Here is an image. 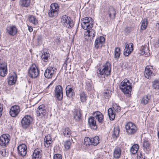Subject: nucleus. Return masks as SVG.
I'll list each match as a JSON object with an SVG mask.
<instances>
[{
    "instance_id": "obj_1",
    "label": "nucleus",
    "mask_w": 159,
    "mask_h": 159,
    "mask_svg": "<svg viewBox=\"0 0 159 159\" xmlns=\"http://www.w3.org/2000/svg\"><path fill=\"white\" fill-rule=\"evenodd\" d=\"M111 71L110 64L107 62L98 70L97 72V76L99 78L104 79L106 75L108 76L110 74Z\"/></svg>"
},
{
    "instance_id": "obj_2",
    "label": "nucleus",
    "mask_w": 159,
    "mask_h": 159,
    "mask_svg": "<svg viewBox=\"0 0 159 159\" xmlns=\"http://www.w3.org/2000/svg\"><path fill=\"white\" fill-rule=\"evenodd\" d=\"M131 85L129 80L125 79L120 83L119 85V88L124 94H128L129 96V93H131L132 90Z\"/></svg>"
},
{
    "instance_id": "obj_3",
    "label": "nucleus",
    "mask_w": 159,
    "mask_h": 159,
    "mask_svg": "<svg viewBox=\"0 0 159 159\" xmlns=\"http://www.w3.org/2000/svg\"><path fill=\"white\" fill-rule=\"evenodd\" d=\"M125 128L127 133L129 135L135 134L138 129L136 125L134 123L131 122L127 123L125 125Z\"/></svg>"
},
{
    "instance_id": "obj_4",
    "label": "nucleus",
    "mask_w": 159,
    "mask_h": 159,
    "mask_svg": "<svg viewBox=\"0 0 159 159\" xmlns=\"http://www.w3.org/2000/svg\"><path fill=\"white\" fill-rule=\"evenodd\" d=\"M105 12L107 13V16L109 19L111 20L114 19L116 14V9L112 6H110L106 8L104 10Z\"/></svg>"
},
{
    "instance_id": "obj_5",
    "label": "nucleus",
    "mask_w": 159,
    "mask_h": 159,
    "mask_svg": "<svg viewBox=\"0 0 159 159\" xmlns=\"http://www.w3.org/2000/svg\"><path fill=\"white\" fill-rule=\"evenodd\" d=\"M61 22L65 27L68 28H71L73 26L72 21L70 20V17L66 15L62 16Z\"/></svg>"
},
{
    "instance_id": "obj_6",
    "label": "nucleus",
    "mask_w": 159,
    "mask_h": 159,
    "mask_svg": "<svg viewBox=\"0 0 159 159\" xmlns=\"http://www.w3.org/2000/svg\"><path fill=\"white\" fill-rule=\"evenodd\" d=\"M29 76L32 78H36L39 75V71L35 64H33L30 67L29 71Z\"/></svg>"
},
{
    "instance_id": "obj_7",
    "label": "nucleus",
    "mask_w": 159,
    "mask_h": 159,
    "mask_svg": "<svg viewBox=\"0 0 159 159\" xmlns=\"http://www.w3.org/2000/svg\"><path fill=\"white\" fill-rule=\"evenodd\" d=\"M54 96L59 101H61L63 98V90L62 86H56L54 90Z\"/></svg>"
},
{
    "instance_id": "obj_8",
    "label": "nucleus",
    "mask_w": 159,
    "mask_h": 159,
    "mask_svg": "<svg viewBox=\"0 0 159 159\" xmlns=\"http://www.w3.org/2000/svg\"><path fill=\"white\" fill-rule=\"evenodd\" d=\"M56 70L57 69L55 68L49 66L47 68L44 72V76L47 78L50 79L55 75Z\"/></svg>"
},
{
    "instance_id": "obj_9",
    "label": "nucleus",
    "mask_w": 159,
    "mask_h": 159,
    "mask_svg": "<svg viewBox=\"0 0 159 159\" xmlns=\"http://www.w3.org/2000/svg\"><path fill=\"white\" fill-rule=\"evenodd\" d=\"M33 121L32 117L29 115L25 116L22 119L21 125L24 128H27L31 123Z\"/></svg>"
},
{
    "instance_id": "obj_10",
    "label": "nucleus",
    "mask_w": 159,
    "mask_h": 159,
    "mask_svg": "<svg viewBox=\"0 0 159 159\" xmlns=\"http://www.w3.org/2000/svg\"><path fill=\"white\" fill-rule=\"evenodd\" d=\"M47 108L43 105L39 106L37 110V114L38 116L43 117L45 116L47 112Z\"/></svg>"
},
{
    "instance_id": "obj_11",
    "label": "nucleus",
    "mask_w": 159,
    "mask_h": 159,
    "mask_svg": "<svg viewBox=\"0 0 159 159\" xmlns=\"http://www.w3.org/2000/svg\"><path fill=\"white\" fill-rule=\"evenodd\" d=\"M10 138L8 134H2L0 137V145L2 146H6L9 143Z\"/></svg>"
},
{
    "instance_id": "obj_12",
    "label": "nucleus",
    "mask_w": 159,
    "mask_h": 159,
    "mask_svg": "<svg viewBox=\"0 0 159 159\" xmlns=\"http://www.w3.org/2000/svg\"><path fill=\"white\" fill-rule=\"evenodd\" d=\"M105 39L103 36H99L95 41L94 46L96 49L100 48L105 43Z\"/></svg>"
},
{
    "instance_id": "obj_13",
    "label": "nucleus",
    "mask_w": 159,
    "mask_h": 159,
    "mask_svg": "<svg viewBox=\"0 0 159 159\" xmlns=\"http://www.w3.org/2000/svg\"><path fill=\"white\" fill-rule=\"evenodd\" d=\"M17 151L19 155L22 157L25 156L27 152V148L25 144L23 143L19 145L17 147Z\"/></svg>"
},
{
    "instance_id": "obj_14",
    "label": "nucleus",
    "mask_w": 159,
    "mask_h": 159,
    "mask_svg": "<svg viewBox=\"0 0 159 159\" xmlns=\"http://www.w3.org/2000/svg\"><path fill=\"white\" fill-rule=\"evenodd\" d=\"M20 111L19 107L14 105L11 107L9 111L10 115L12 117H16L18 115Z\"/></svg>"
},
{
    "instance_id": "obj_15",
    "label": "nucleus",
    "mask_w": 159,
    "mask_h": 159,
    "mask_svg": "<svg viewBox=\"0 0 159 159\" xmlns=\"http://www.w3.org/2000/svg\"><path fill=\"white\" fill-rule=\"evenodd\" d=\"M153 69L152 68H150L148 66H146L145 71V77L148 79H151L154 75V74L153 72Z\"/></svg>"
},
{
    "instance_id": "obj_16",
    "label": "nucleus",
    "mask_w": 159,
    "mask_h": 159,
    "mask_svg": "<svg viewBox=\"0 0 159 159\" xmlns=\"http://www.w3.org/2000/svg\"><path fill=\"white\" fill-rule=\"evenodd\" d=\"M7 63L5 62H0V75L4 77L7 74Z\"/></svg>"
},
{
    "instance_id": "obj_17",
    "label": "nucleus",
    "mask_w": 159,
    "mask_h": 159,
    "mask_svg": "<svg viewBox=\"0 0 159 159\" xmlns=\"http://www.w3.org/2000/svg\"><path fill=\"white\" fill-rule=\"evenodd\" d=\"M125 48L124 50V54L125 56H128L133 50V44L132 43H125Z\"/></svg>"
},
{
    "instance_id": "obj_18",
    "label": "nucleus",
    "mask_w": 159,
    "mask_h": 159,
    "mask_svg": "<svg viewBox=\"0 0 159 159\" xmlns=\"http://www.w3.org/2000/svg\"><path fill=\"white\" fill-rule=\"evenodd\" d=\"M44 143L45 146L47 148L52 147L53 141L50 135H48L45 136L44 139Z\"/></svg>"
},
{
    "instance_id": "obj_19",
    "label": "nucleus",
    "mask_w": 159,
    "mask_h": 159,
    "mask_svg": "<svg viewBox=\"0 0 159 159\" xmlns=\"http://www.w3.org/2000/svg\"><path fill=\"white\" fill-rule=\"evenodd\" d=\"M84 35L86 37L88 36L89 38L87 39V40L90 41L93 39V38L95 36V32L94 30L91 28L85 32Z\"/></svg>"
},
{
    "instance_id": "obj_20",
    "label": "nucleus",
    "mask_w": 159,
    "mask_h": 159,
    "mask_svg": "<svg viewBox=\"0 0 159 159\" xmlns=\"http://www.w3.org/2000/svg\"><path fill=\"white\" fill-rule=\"evenodd\" d=\"M7 33L10 35L14 36L17 32V29L14 25L8 26L6 28Z\"/></svg>"
},
{
    "instance_id": "obj_21",
    "label": "nucleus",
    "mask_w": 159,
    "mask_h": 159,
    "mask_svg": "<svg viewBox=\"0 0 159 159\" xmlns=\"http://www.w3.org/2000/svg\"><path fill=\"white\" fill-rule=\"evenodd\" d=\"M81 111L80 109L79 108L74 110L73 113V117L74 119L76 121H80L82 117Z\"/></svg>"
},
{
    "instance_id": "obj_22",
    "label": "nucleus",
    "mask_w": 159,
    "mask_h": 159,
    "mask_svg": "<svg viewBox=\"0 0 159 159\" xmlns=\"http://www.w3.org/2000/svg\"><path fill=\"white\" fill-rule=\"evenodd\" d=\"M66 96L69 98H72L73 96L75 95L73 89L69 85H68L66 86Z\"/></svg>"
},
{
    "instance_id": "obj_23",
    "label": "nucleus",
    "mask_w": 159,
    "mask_h": 159,
    "mask_svg": "<svg viewBox=\"0 0 159 159\" xmlns=\"http://www.w3.org/2000/svg\"><path fill=\"white\" fill-rule=\"evenodd\" d=\"M88 124L91 129H97V127L96 125V120L94 117H91L89 118Z\"/></svg>"
},
{
    "instance_id": "obj_24",
    "label": "nucleus",
    "mask_w": 159,
    "mask_h": 159,
    "mask_svg": "<svg viewBox=\"0 0 159 159\" xmlns=\"http://www.w3.org/2000/svg\"><path fill=\"white\" fill-rule=\"evenodd\" d=\"M41 150L39 148L35 149L32 155V158L34 159H40L41 157Z\"/></svg>"
},
{
    "instance_id": "obj_25",
    "label": "nucleus",
    "mask_w": 159,
    "mask_h": 159,
    "mask_svg": "<svg viewBox=\"0 0 159 159\" xmlns=\"http://www.w3.org/2000/svg\"><path fill=\"white\" fill-rule=\"evenodd\" d=\"M119 127L117 126L114 127L112 134V137L114 140L116 139L119 137Z\"/></svg>"
},
{
    "instance_id": "obj_26",
    "label": "nucleus",
    "mask_w": 159,
    "mask_h": 159,
    "mask_svg": "<svg viewBox=\"0 0 159 159\" xmlns=\"http://www.w3.org/2000/svg\"><path fill=\"white\" fill-rule=\"evenodd\" d=\"M94 114L96 119L98 120V122L102 123L103 119V116L102 113L99 111H96L95 112Z\"/></svg>"
},
{
    "instance_id": "obj_27",
    "label": "nucleus",
    "mask_w": 159,
    "mask_h": 159,
    "mask_svg": "<svg viewBox=\"0 0 159 159\" xmlns=\"http://www.w3.org/2000/svg\"><path fill=\"white\" fill-rule=\"evenodd\" d=\"M91 145L96 146L98 145L101 141L100 138L98 136H95L91 139Z\"/></svg>"
},
{
    "instance_id": "obj_28",
    "label": "nucleus",
    "mask_w": 159,
    "mask_h": 159,
    "mask_svg": "<svg viewBox=\"0 0 159 159\" xmlns=\"http://www.w3.org/2000/svg\"><path fill=\"white\" fill-rule=\"evenodd\" d=\"M121 152V150L119 148H116L113 153V158L116 159H119L120 157Z\"/></svg>"
},
{
    "instance_id": "obj_29",
    "label": "nucleus",
    "mask_w": 159,
    "mask_h": 159,
    "mask_svg": "<svg viewBox=\"0 0 159 159\" xmlns=\"http://www.w3.org/2000/svg\"><path fill=\"white\" fill-rule=\"evenodd\" d=\"M30 0H20L19 5L21 7H27L30 5Z\"/></svg>"
},
{
    "instance_id": "obj_30",
    "label": "nucleus",
    "mask_w": 159,
    "mask_h": 159,
    "mask_svg": "<svg viewBox=\"0 0 159 159\" xmlns=\"http://www.w3.org/2000/svg\"><path fill=\"white\" fill-rule=\"evenodd\" d=\"M108 114L111 120H114L115 116V113L114 110L112 108H109L108 110Z\"/></svg>"
},
{
    "instance_id": "obj_31",
    "label": "nucleus",
    "mask_w": 159,
    "mask_h": 159,
    "mask_svg": "<svg viewBox=\"0 0 159 159\" xmlns=\"http://www.w3.org/2000/svg\"><path fill=\"white\" fill-rule=\"evenodd\" d=\"M152 88L156 90H159V79H156L152 83Z\"/></svg>"
},
{
    "instance_id": "obj_32",
    "label": "nucleus",
    "mask_w": 159,
    "mask_h": 159,
    "mask_svg": "<svg viewBox=\"0 0 159 159\" xmlns=\"http://www.w3.org/2000/svg\"><path fill=\"white\" fill-rule=\"evenodd\" d=\"M92 22L86 23H82L81 25L82 28L84 30H86L92 28L93 27V24Z\"/></svg>"
},
{
    "instance_id": "obj_33",
    "label": "nucleus",
    "mask_w": 159,
    "mask_h": 159,
    "mask_svg": "<svg viewBox=\"0 0 159 159\" xmlns=\"http://www.w3.org/2000/svg\"><path fill=\"white\" fill-rule=\"evenodd\" d=\"M151 98L150 95H147L144 96L142 99L141 103L144 104H146L149 102Z\"/></svg>"
},
{
    "instance_id": "obj_34",
    "label": "nucleus",
    "mask_w": 159,
    "mask_h": 159,
    "mask_svg": "<svg viewBox=\"0 0 159 159\" xmlns=\"http://www.w3.org/2000/svg\"><path fill=\"white\" fill-rule=\"evenodd\" d=\"M16 75L10 76L8 80V82L9 85L14 84L16 82Z\"/></svg>"
},
{
    "instance_id": "obj_35",
    "label": "nucleus",
    "mask_w": 159,
    "mask_h": 159,
    "mask_svg": "<svg viewBox=\"0 0 159 159\" xmlns=\"http://www.w3.org/2000/svg\"><path fill=\"white\" fill-rule=\"evenodd\" d=\"M139 148V147L137 144H134L132 146L130 149V152L133 154H136Z\"/></svg>"
},
{
    "instance_id": "obj_36",
    "label": "nucleus",
    "mask_w": 159,
    "mask_h": 159,
    "mask_svg": "<svg viewBox=\"0 0 159 159\" xmlns=\"http://www.w3.org/2000/svg\"><path fill=\"white\" fill-rule=\"evenodd\" d=\"M120 49L119 47H116L115 49L114 57L115 58L117 59H118L120 57Z\"/></svg>"
},
{
    "instance_id": "obj_37",
    "label": "nucleus",
    "mask_w": 159,
    "mask_h": 159,
    "mask_svg": "<svg viewBox=\"0 0 159 159\" xmlns=\"http://www.w3.org/2000/svg\"><path fill=\"white\" fill-rule=\"evenodd\" d=\"M58 14V12L50 9L49 11L48 15L50 17L55 18L57 16Z\"/></svg>"
},
{
    "instance_id": "obj_38",
    "label": "nucleus",
    "mask_w": 159,
    "mask_h": 159,
    "mask_svg": "<svg viewBox=\"0 0 159 159\" xmlns=\"http://www.w3.org/2000/svg\"><path fill=\"white\" fill-rule=\"evenodd\" d=\"M63 133L66 137H70L71 134V130L68 128H66L63 129Z\"/></svg>"
},
{
    "instance_id": "obj_39",
    "label": "nucleus",
    "mask_w": 159,
    "mask_h": 159,
    "mask_svg": "<svg viewBox=\"0 0 159 159\" xmlns=\"http://www.w3.org/2000/svg\"><path fill=\"white\" fill-rule=\"evenodd\" d=\"M28 19L30 22L34 25H36L38 23V20L33 15H30Z\"/></svg>"
},
{
    "instance_id": "obj_40",
    "label": "nucleus",
    "mask_w": 159,
    "mask_h": 159,
    "mask_svg": "<svg viewBox=\"0 0 159 159\" xmlns=\"http://www.w3.org/2000/svg\"><path fill=\"white\" fill-rule=\"evenodd\" d=\"M50 9L58 12L59 10L58 4L56 3L52 4L50 6Z\"/></svg>"
},
{
    "instance_id": "obj_41",
    "label": "nucleus",
    "mask_w": 159,
    "mask_h": 159,
    "mask_svg": "<svg viewBox=\"0 0 159 159\" xmlns=\"http://www.w3.org/2000/svg\"><path fill=\"white\" fill-rule=\"evenodd\" d=\"M147 24L148 22L147 20L145 19H144L143 20L141 23V29L143 30H145L147 27Z\"/></svg>"
},
{
    "instance_id": "obj_42",
    "label": "nucleus",
    "mask_w": 159,
    "mask_h": 159,
    "mask_svg": "<svg viewBox=\"0 0 159 159\" xmlns=\"http://www.w3.org/2000/svg\"><path fill=\"white\" fill-rule=\"evenodd\" d=\"M80 100L82 102H85L86 100V95L84 93L82 92L80 94Z\"/></svg>"
},
{
    "instance_id": "obj_43",
    "label": "nucleus",
    "mask_w": 159,
    "mask_h": 159,
    "mask_svg": "<svg viewBox=\"0 0 159 159\" xmlns=\"http://www.w3.org/2000/svg\"><path fill=\"white\" fill-rule=\"evenodd\" d=\"M111 95V91L108 89L105 91L104 92V96L106 98H108Z\"/></svg>"
},
{
    "instance_id": "obj_44",
    "label": "nucleus",
    "mask_w": 159,
    "mask_h": 159,
    "mask_svg": "<svg viewBox=\"0 0 159 159\" xmlns=\"http://www.w3.org/2000/svg\"><path fill=\"white\" fill-rule=\"evenodd\" d=\"M91 139L88 137H86L84 140V143L86 146H89L91 144Z\"/></svg>"
},
{
    "instance_id": "obj_45",
    "label": "nucleus",
    "mask_w": 159,
    "mask_h": 159,
    "mask_svg": "<svg viewBox=\"0 0 159 159\" xmlns=\"http://www.w3.org/2000/svg\"><path fill=\"white\" fill-rule=\"evenodd\" d=\"M44 53L43 54L42 58L43 59V61L46 62L48 61V57L49 56V54L47 52H43Z\"/></svg>"
},
{
    "instance_id": "obj_46",
    "label": "nucleus",
    "mask_w": 159,
    "mask_h": 159,
    "mask_svg": "<svg viewBox=\"0 0 159 159\" xmlns=\"http://www.w3.org/2000/svg\"><path fill=\"white\" fill-rule=\"evenodd\" d=\"M92 18L90 17H86L82 19L81 20V23H86L90 22V20Z\"/></svg>"
},
{
    "instance_id": "obj_47",
    "label": "nucleus",
    "mask_w": 159,
    "mask_h": 159,
    "mask_svg": "<svg viewBox=\"0 0 159 159\" xmlns=\"http://www.w3.org/2000/svg\"><path fill=\"white\" fill-rule=\"evenodd\" d=\"M71 142L70 141L67 140L64 143V146L66 150H68L70 148Z\"/></svg>"
},
{
    "instance_id": "obj_48",
    "label": "nucleus",
    "mask_w": 159,
    "mask_h": 159,
    "mask_svg": "<svg viewBox=\"0 0 159 159\" xmlns=\"http://www.w3.org/2000/svg\"><path fill=\"white\" fill-rule=\"evenodd\" d=\"M149 142L148 140H144L143 142V146L146 149H147L149 147Z\"/></svg>"
},
{
    "instance_id": "obj_49",
    "label": "nucleus",
    "mask_w": 159,
    "mask_h": 159,
    "mask_svg": "<svg viewBox=\"0 0 159 159\" xmlns=\"http://www.w3.org/2000/svg\"><path fill=\"white\" fill-rule=\"evenodd\" d=\"M62 157L60 154H55L53 156V159H62Z\"/></svg>"
},
{
    "instance_id": "obj_50",
    "label": "nucleus",
    "mask_w": 159,
    "mask_h": 159,
    "mask_svg": "<svg viewBox=\"0 0 159 159\" xmlns=\"http://www.w3.org/2000/svg\"><path fill=\"white\" fill-rule=\"evenodd\" d=\"M42 39V37L41 35H38L37 37L36 41V45H39V43L41 41Z\"/></svg>"
},
{
    "instance_id": "obj_51",
    "label": "nucleus",
    "mask_w": 159,
    "mask_h": 159,
    "mask_svg": "<svg viewBox=\"0 0 159 159\" xmlns=\"http://www.w3.org/2000/svg\"><path fill=\"white\" fill-rule=\"evenodd\" d=\"M113 108L115 110H114L115 111H117L118 112H119L120 111V107L119 106H114Z\"/></svg>"
},
{
    "instance_id": "obj_52",
    "label": "nucleus",
    "mask_w": 159,
    "mask_h": 159,
    "mask_svg": "<svg viewBox=\"0 0 159 159\" xmlns=\"http://www.w3.org/2000/svg\"><path fill=\"white\" fill-rule=\"evenodd\" d=\"M0 154L3 156H6L7 155V152L6 150L3 149L0 150Z\"/></svg>"
},
{
    "instance_id": "obj_53",
    "label": "nucleus",
    "mask_w": 159,
    "mask_h": 159,
    "mask_svg": "<svg viewBox=\"0 0 159 159\" xmlns=\"http://www.w3.org/2000/svg\"><path fill=\"white\" fill-rule=\"evenodd\" d=\"M86 87L88 90H89L92 88V85L90 83H88L86 84Z\"/></svg>"
},
{
    "instance_id": "obj_54",
    "label": "nucleus",
    "mask_w": 159,
    "mask_h": 159,
    "mask_svg": "<svg viewBox=\"0 0 159 159\" xmlns=\"http://www.w3.org/2000/svg\"><path fill=\"white\" fill-rule=\"evenodd\" d=\"M28 30L30 32H32L33 31V29H32V27H30L29 26H28Z\"/></svg>"
},
{
    "instance_id": "obj_55",
    "label": "nucleus",
    "mask_w": 159,
    "mask_h": 159,
    "mask_svg": "<svg viewBox=\"0 0 159 159\" xmlns=\"http://www.w3.org/2000/svg\"><path fill=\"white\" fill-rule=\"evenodd\" d=\"M70 61V59L69 58H67L66 61L65 63L66 65L69 64V63Z\"/></svg>"
},
{
    "instance_id": "obj_56",
    "label": "nucleus",
    "mask_w": 159,
    "mask_h": 159,
    "mask_svg": "<svg viewBox=\"0 0 159 159\" xmlns=\"http://www.w3.org/2000/svg\"><path fill=\"white\" fill-rule=\"evenodd\" d=\"M139 53L142 55H143L144 54L145 52L144 51V49H143L142 50H140V52H139Z\"/></svg>"
},
{
    "instance_id": "obj_57",
    "label": "nucleus",
    "mask_w": 159,
    "mask_h": 159,
    "mask_svg": "<svg viewBox=\"0 0 159 159\" xmlns=\"http://www.w3.org/2000/svg\"><path fill=\"white\" fill-rule=\"evenodd\" d=\"M157 44H156V47H158L159 46V39L157 40V42H156Z\"/></svg>"
},
{
    "instance_id": "obj_58",
    "label": "nucleus",
    "mask_w": 159,
    "mask_h": 159,
    "mask_svg": "<svg viewBox=\"0 0 159 159\" xmlns=\"http://www.w3.org/2000/svg\"><path fill=\"white\" fill-rule=\"evenodd\" d=\"M56 41L57 42H60V39H56Z\"/></svg>"
},
{
    "instance_id": "obj_59",
    "label": "nucleus",
    "mask_w": 159,
    "mask_h": 159,
    "mask_svg": "<svg viewBox=\"0 0 159 159\" xmlns=\"http://www.w3.org/2000/svg\"><path fill=\"white\" fill-rule=\"evenodd\" d=\"M157 26L158 27V29H159V23H157Z\"/></svg>"
},
{
    "instance_id": "obj_60",
    "label": "nucleus",
    "mask_w": 159,
    "mask_h": 159,
    "mask_svg": "<svg viewBox=\"0 0 159 159\" xmlns=\"http://www.w3.org/2000/svg\"><path fill=\"white\" fill-rule=\"evenodd\" d=\"M142 157H143V156L141 154V156H139V158H142Z\"/></svg>"
},
{
    "instance_id": "obj_61",
    "label": "nucleus",
    "mask_w": 159,
    "mask_h": 159,
    "mask_svg": "<svg viewBox=\"0 0 159 159\" xmlns=\"http://www.w3.org/2000/svg\"><path fill=\"white\" fill-rule=\"evenodd\" d=\"M157 135L158 137V138L159 139V131L158 132V134H157Z\"/></svg>"
},
{
    "instance_id": "obj_62",
    "label": "nucleus",
    "mask_w": 159,
    "mask_h": 159,
    "mask_svg": "<svg viewBox=\"0 0 159 159\" xmlns=\"http://www.w3.org/2000/svg\"><path fill=\"white\" fill-rule=\"evenodd\" d=\"M139 159H145L144 157H142V158H139Z\"/></svg>"
},
{
    "instance_id": "obj_63",
    "label": "nucleus",
    "mask_w": 159,
    "mask_h": 159,
    "mask_svg": "<svg viewBox=\"0 0 159 159\" xmlns=\"http://www.w3.org/2000/svg\"><path fill=\"white\" fill-rule=\"evenodd\" d=\"M85 39H87V38L86 37L85 38Z\"/></svg>"
}]
</instances>
